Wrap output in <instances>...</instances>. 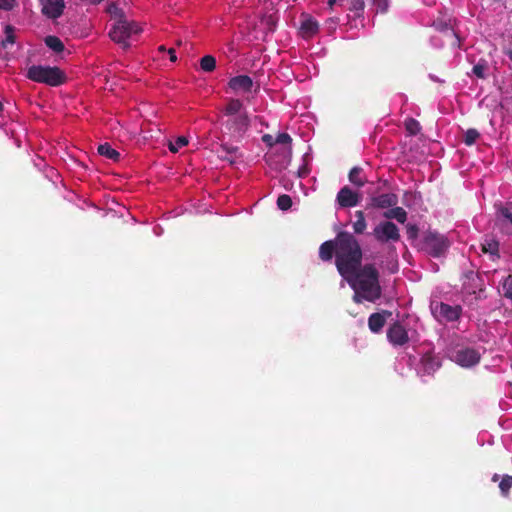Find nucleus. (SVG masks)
<instances>
[{"mask_svg": "<svg viewBox=\"0 0 512 512\" xmlns=\"http://www.w3.org/2000/svg\"><path fill=\"white\" fill-rule=\"evenodd\" d=\"M335 258V266L354 291L353 301L375 303L382 295L380 273L373 263L362 265L363 250L353 233L340 231L332 240L319 247V258L329 262Z\"/></svg>", "mask_w": 512, "mask_h": 512, "instance_id": "f257e3e1", "label": "nucleus"}, {"mask_svg": "<svg viewBox=\"0 0 512 512\" xmlns=\"http://www.w3.org/2000/svg\"><path fill=\"white\" fill-rule=\"evenodd\" d=\"M26 77L52 87L61 86L67 81L65 72L57 66L32 65L28 68Z\"/></svg>", "mask_w": 512, "mask_h": 512, "instance_id": "f03ea898", "label": "nucleus"}, {"mask_svg": "<svg viewBox=\"0 0 512 512\" xmlns=\"http://www.w3.org/2000/svg\"><path fill=\"white\" fill-rule=\"evenodd\" d=\"M142 32V28L135 21H129L128 19L121 20L120 22H115L110 31L109 37L110 39L122 46L124 50L130 48V43L128 39L134 35Z\"/></svg>", "mask_w": 512, "mask_h": 512, "instance_id": "7ed1b4c3", "label": "nucleus"}, {"mask_svg": "<svg viewBox=\"0 0 512 512\" xmlns=\"http://www.w3.org/2000/svg\"><path fill=\"white\" fill-rule=\"evenodd\" d=\"M449 247V241L444 236L434 231H429L423 239V249L432 257L442 256Z\"/></svg>", "mask_w": 512, "mask_h": 512, "instance_id": "20e7f679", "label": "nucleus"}, {"mask_svg": "<svg viewBox=\"0 0 512 512\" xmlns=\"http://www.w3.org/2000/svg\"><path fill=\"white\" fill-rule=\"evenodd\" d=\"M372 234L380 243L398 242L401 237L397 225L391 221L380 222Z\"/></svg>", "mask_w": 512, "mask_h": 512, "instance_id": "39448f33", "label": "nucleus"}, {"mask_svg": "<svg viewBox=\"0 0 512 512\" xmlns=\"http://www.w3.org/2000/svg\"><path fill=\"white\" fill-rule=\"evenodd\" d=\"M250 126V119L246 112L231 116L225 122V127L230 135L236 139H240L246 133Z\"/></svg>", "mask_w": 512, "mask_h": 512, "instance_id": "423d86ee", "label": "nucleus"}, {"mask_svg": "<svg viewBox=\"0 0 512 512\" xmlns=\"http://www.w3.org/2000/svg\"><path fill=\"white\" fill-rule=\"evenodd\" d=\"M432 312L438 321L453 322L457 321L462 313V307L459 305H449L443 302L437 303L432 307Z\"/></svg>", "mask_w": 512, "mask_h": 512, "instance_id": "0eeeda50", "label": "nucleus"}, {"mask_svg": "<svg viewBox=\"0 0 512 512\" xmlns=\"http://www.w3.org/2000/svg\"><path fill=\"white\" fill-rule=\"evenodd\" d=\"M480 359L481 354L476 349L470 347L458 349L452 356V360L464 368L477 365Z\"/></svg>", "mask_w": 512, "mask_h": 512, "instance_id": "6e6552de", "label": "nucleus"}, {"mask_svg": "<svg viewBox=\"0 0 512 512\" xmlns=\"http://www.w3.org/2000/svg\"><path fill=\"white\" fill-rule=\"evenodd\" d=\"M387 339L394 346H404L409 342L408 332L400 322L390 325L387 330Z\"/></svg>", "mask_w": 512, "mask_h": 512, "instance_id": "1a4fd4ad", "label": "nucleus"}, {"mask_svg": "<svg viewBox=\"0 0 512 512\" xmlns=\"http://www.w3.org/2000/svg\"><path fill=\"white\" fill-rule=\"evenodd\" d=\"M336 200L340 207L350 208L359 203L360 195L354 192L350 187L344 186L337 193Z\"/></svg>", "mask_w": 512, "mask_h": 512, "instance_id": "9d476101", "label": "nucleus"}, {"mask_svg": "<svg viewBox=\"0 0 512 512\" xmlns=\"http://www.w3.org/2000/svg\"><path fill=\"white\" fill-rule=\"evenodd\" d=\"M42 4V13L50 19L59 18L64 11V0H40Z\"/></svg>", "mask_w": 512, "mask_h": 512, "instance_id": "9b49d317", "label": "nucleus"}, {"mask_svg": "<svg viewBox=\"0 0 512 512\" xmlns=\"http://www.w3.org/2000/svg\"><path fill=\"white\" fill-rule=\"evenodd\" d=\"M391 315L392 312L388 310L372 313L368 318V327L370 331L373 333H379L383 329L387 317H390Z\"/></svg>", "mask_w": 512, "mask_h": 512, "instance_id": "f8f14e48", "label": "nucleus"}, {"mask_svg": "<svg viewBox=\"0 0 512 512\" xmlns=\"http://www.w3.org/2000/svg\"><path fill=\"white\" fill-rule=\"evenodd\" d=\"M398 197L394 193H385L371 198L370 206L374 208L386 209L396 206Z\"/></svg>", "mask_w": 512, "mask_h": 512, "instance_id": "ddd939ff", "label": "nucleus"}, {"mask_svg": "<svg viewBox=\"0 0 512 512\" xmlns=\"http://www.w3.org/2000/svg\"><path fill=\"white\" fill-rule=\"evenodd\" d=\"M228 85L235 92H249L253 87V80L248 75H239L232 77Z\"/></svg>", "mask_w": 512, "mask_h": 512, "instance_id": "4468645a", "label": "nucleus"}, {"mask_svg": "<svg viewBox=\"0 0 512 512\" xmlns=\"http://www.w3.org/2000/svg\"><path fill=\"white\" fill-rule=\"evenodd\" d=\"M420 363L427 375H432L441 366L439 359L430 351L422 355Z\"/></svg>", "mask_w": 512, "mask_h": 512, "instance_id": "2eb2a0df", "label": "nucleus"}, {"mask_svg": "<svg viewBox=\"0 0 512 512\" xmlns=\"http://www.w3.org/2000/svg\"><path fill=\"white\" fill-rule=\"evenodd\" d=\"M319 31V23L310 16H304L301 21L300 33L305 39L312 38Z\"/></svg>", "mask_w": 512, "mask_h": 512, "instance_id": "dca6fc26", "label": "nucleus"}, {"mask_svg": "<svg viewBox=\"0 0 512 512\" xmlns=\"http://www.w3.org/2000/svg\"><path fill=\"white\" fill-rule=\"evenodd\" d=\"M481 251L485 254H489L492 260L499 258V243L494 239H485L480 244Z\"/></svg>", "mask_w": 512, "mask_h": 512, "instance_id": "f3484780", "label": "nucleus"}, {"mask_svg": "<svg viewBox=\"0 0 512 512\" xmlns=\"http://www.w3.org/2000/svg\"><path fill=\"white\" fill-rule=\"evenodd\" d=\"M384 217L387 219H395L399 223L404 224L407 220V212L399 206H393L388 211L384 212Z\"/></svg>", "mask_w": 512, "mask_h": 512, "instance_id": "a211bd4d", "label": "nucleus"}, {"mask_svg": "<svg viewBox=\"0 0 512 512\" xmlns=\"http://www.w3.org/2000/svg\"><path fill=\"white\" fill-rule=\"evenodd\" d=\"M97 151L101 156L113 160L114 162H118L120 160V153L112 148L109 143L100 144Z\"/></svg>", "mask_w": 512, "mask_h": 512, "instance_id": "6ab92c4d", "label": "nucleus"}, {"mask_svg": "<svg viewBox=\"0 0 512 512\" xmlns=\"http://www.w3.org/2000/svg\"><path fill=\"white\" fill-rule=\"evenodd\" d=\"M242 107V101H240L239 99H230L227 105L225 106L224 114L228 117L238 115L242 113Z\"/></svg>", "mask_w": 512, "mask_h": 512, "instance_id": "aec40b11", "label": "nucleus"}, {"mask_svg": "<svg viewBox=\"0 0 512 512\" xmlns=\"http://www.w3.org/2000/svg\"><path fill=\"white\" fill-rule=\"evenodd\" d=\"M5 37L1 41L2 48L6 49L9 45H13L16 42L15 27L7 24L4 27Z\"/></svg>", "mask_w": 512, "mask_h": 512, "instance_id": "412c9836", "label": "nucleus"}, {"mask_svg": "<svg viewBox=\"0 0 512 512\" xmlns=\"http://www.w3.org/2000/svg\"><path fill=\"white\" fill-rule=\"evenodd\" d=\"M107 13L115 22L127 19L125 12L115 2H111L106 9Z\"/></svg>", "mask_w": 512, "mask_h": 512, "instance_id": "4be33fe9", "label": "nucleus"}, {"mask_svg": "<svg viewBox=\"0 0 512 512\" xmlns=\"http://www.w3.org/2000/svg\"><path fill=\"white\" fill-rule=\"evenodd\" d=\"M362 171L361 167L355 166L350 170L348 175L349 181L357 187H362L366 183V180L361 177Z\"/></svg>", "mask_w": 512, "mask_h": 512, "instance_id": "5701e85b", "label": "nucleus"}, {"mask_svg": "<svg viewBox=\"0 0 512 512\" xmlns=\"http://www.w3.org/2000/svg\"><path fill=\"white\" fill-rule=\"evenodd\" d=\"M46 46L53 50L56 53H61L64 51L65 47L61 39L57 36H47L44 40Z\"/></svg>", "mask_w": 512, "mask_h": 512, "instance_id": "b1692460", "label": "nucleus"}, {"mask_svg": "<svg viewBox=\"0 0 512 512\" xmlns=\"http://www.w3.org/2000/svg\"><path fill=\"white\" fill-rule=\"evenodd\" d=\"M356 221L353 223V230L355 234H363L366 230L367 223L363 211L359 210L355 212Z\"/></svg>", "mask_w": 512, "mask_h": 512, "instance_id": "393cba45", "label": "nucleus"}, {"mask_svg": "<svg viewBox=\"0 0 512 512\" xmlns=\"http://www.w3.org/2000/svg\"><path fill=\"white\" fill-rule=\"evenodd\" d=\"M200 68L204 72H212L216 68V58L212 55H205L200 59Z\"/></svg>", "mask_w": 512, "mask_h": 512, "instance_id": "a878e982", "label": "nucleus"}, {"mask_svg": "<svg viewBox=\"0 0 512 512\" xmlns=\"http://www.w3.org/2000/svg\"><path fill=\"white\" fill-rule=\"evenodd\" d=\"M348 9L355 12V16L359 17L365 7L364 0H342Z\"/></svg>", "mask_w": 512, "mask_h": 512, "instance_id": "bb28decb", "label": "nucleus"}, {"mask_svg": "<svg viewBox=\"0 0 512 512\" xmlns=\"http://www.w3.org/2000/svg\"><path fill=\"white\" fill-rule=\"evenodd\" d=\"M404 125H405L406 131L411 136H415V135L419 134L421 131L420 123L414 118L406 119Z\"/></svg>", "mask_w": 512, "mask_h": 512, "instance_id": "cd10ccee", "label": "nucleus"}, {"mask_svg": "<svg viewBox=\"0 0 512 512\" xmlns=\"http://www.w3.org/2000/svg\"><path fill=\"white\" fill-rule=\"evenodd\" d=\"M499 219L503 224H511L512 225V204H507L504 207L499 209Z\"/></svg>", "mask_w": 512, "mask_h": 512, "instance_id": "c85d7f7f", "label": "nucleus"}, {"mask_svg": "<svg viewBox=\"0 0 512 512\" xmlns=\"http://www.w3.org/2000/svg\"><path fill=\"white\" fill-rule=\"evenodd\" d=\"M511 487H512V476L504 475L502 477V480L499 483V489L501 491V494L504 497H507L509 495Z\"/></svg>", "mask_w": 512, "mask_h": 512, "instance_id": "c756f323", "label": "nucleus"}, {"mask_svg": "<svg viewBox=\"0 0 512 512\" xmlns=\"http://www.w3.org/2000/svg\"><path fill=\"white\" fill-rule=\"evenodd\" d=\"M260 24L268 32H273L276 27V18L273 15H264L260 20Z\"/></svg>", "mask_w": 512, "mask_h": 512, "instance_id": "7c9ffc66", "label": "nucleus"}, {"mask_svg": "<svg viewBox=\"0 0 512 512\" xmlns=\"http://www.w3.org/2000/svg\"><path fill=\"white\" fill-rule=\"evenodd\" d=\"M488 68V65L486 61H480L472 68V73L480 79H484L486 77V70Z\"/></svg>", "mask_w": 512, "mask_h": 512, "instance_id": "2f4dec72", "label": "nucleus"}, {"mask_svg": "<svg viewBox=\"0 0 512 512\" xmlns=\"http://www.w3.org/2000/svg\"><path fill=\"white\" fill-rule=\"evenodd\" d=\"M189 141L187 139V137L185 136H179L177 137V139L175 140V142H170L168 147H169V150L172 152V153H176L178 152V150L186 145H188Z\"/></svg>", "mask_w": 512, "mask_h": 512, "instance_id": "473e14b6", "label": "nucleus"}, {"mask_svg": "<svg viewBox=\"0 0 512 512\" xmlns=\"http://www.w3.org/2000/svg\"><path fill=\"white\" fill-rule=\"evenodd\" d=\"M480 137V133L474 129V128H470L468 129L466 132H465V135H464V143L467 145V146H471L473 145L477 139Z\"/></svg>", "mask_w": 512, "mask_h": 512, "instance_id": "72a5a7b5", "label": "nucleus"}, {"mask_svg": "<svg viewBox=\"0 0 512 512\" xmlns=\"http://www.w3.org/2000/svg\"><path fill=\"white\" fill-rule=\"evenodd\" d=\"M277 206L280 210L286 211L292 206V199L287 194H282L277 199Z\"/></svg>", "mask_w": 512, "mask_h": 512, "instance_id": "f704fd0d", "label": "nucleus"}, {"mask_svg": "<svg viewBox=\"0 0 512 512\" xmlns=\"http://www.w3.org/2000/svg\"><path fill=\"white\" fill-rule=\"evenodd\" d=\"M217 151H220V153L229 154L230 156H239L238 155L239 148L236 146L228 145V144H221Z\"/></svg>", "mask_w": 512, "mask_h": 512, "instance_id": "c9c22d12", "label": "nucleus"}, {"mask_svg": "<svg viewBox=\"0 0 512 512\" xmlns=\"http://www.w3.org/2000/svg\"><path fill=\"white\" fill-rule=\"evenodd\" d=\"M406 230H407V236L409 239H416L418 237V233H419V228L416 224H411L409 223L407 226H406Z\"/></svg>", "mask_w": 512, "mask_h": 512, "instance_id": "e433bc0d", "label": "nucleus"}, {"mask_svg": "<svg viewBox=\"0 0 512 512\" xmlns=\"http://www.w3.org/2000/svg\"><path fill=\"white\" fill-rule=\"evenodd\" d=\"M377 12L386 13L389 7V0H374Z\"/></svg>", "mask_w": 512, "mask_h": 512, "instance_id": "4c0bfd02", "label": "nucleus"}, {"mask_svg": "<svg viewBox=\"0 0 512 512\" xmlns=\"http://www.w3.org/2000/svg\"><path fill=\"white\" fill-rule=\"evenodd\" d=\"M276 144H291L292 138L288 133H279L275 138Z\"/></svg>", "mask_w": 512, "mask_h": 512, "instance_id": "58836bf2", "label": "nucleus"}, {"mask_svg": "<svg viewBox=\"0 0 512 512\" xmlns=\"http://www.w3.org/2000/svg\"><path fill=\"white\" fill-rule=\"evenodd\" d=\"M217 155L221 160L227 161L231 165L234 164L239 158V156H230L226 153H220V151H217Z\"/></svg>", "mask_w": 512, "mask_h": 512, "instance_id": "ea45409f", "label": "nucleus"}, {"mask_svg": "<svg viewBox=\"0 0 512 512\" xmlns=\"http://www.w3.org/2000/svg\"><path fill=\"white\" fill-rule=\"evenodd\" d=\"M15 6V0H0V9L10 11Z\"/></svg>", "mask_w": 512, "mask_h": 512, "instance_id": "a19ab883", "label": "nucleus"}, {"mask_svg": "<svg viewBox=\"0 0 512 512\" xmlns=\"http://www.w3.org/2000/svg\"><path fill=\"white\" fill-rule=\"evenodd\" d=\"M262 141L269 147H272L273 145L276 144L275 138L270 134H264L262 136Z\"/></svg>", "mask_w": 512, "mask_h": 512, "instance_id": "79ce46f5", "label": "nucleus"}, {"mask_svg": "<svg viewBox=\"0 0 512 512\" xmlns=\"http://www.w3.org/2000/svg\"><path fill=\"white\" fill-rule=\"evenodd\" d=\"M170 61L175 62L177 60L176 51L174 48L168 50Z\"/></svg>", "mask_w": 512, "mask_h": 512, "instance_id": "37998d69", "label": "nucleus"}, {"mask_svg": "<svg viewBox=\"0 0 512 512\" xmlns=\"http://www.w3.org/2000/svg\"><path fill=\"white\" fill-rule=\"evenodd\" d=\"M466 278H468L469 280H471V281H473V282H475V281L479 280L478 275H477V274H475V273H474V272H472V271L466 274Z\"/></svg>", "mask_w": 512, "mask_h": 512, "instance_id": "c03bdc74", "label": "nucleus"}, {"mask_svg": "<svg viewBox=\"0 0 512 512\" xmlns=\"http://www.w3.org/2000/svg\"><path fill=\"white\" fill-rule=\"evenodd\" d=\"M506 55L512 61V50L506 51Z\"/></svg>", "mask_w": 512, "mask_h": 512, "instance_id": "a18cd8bd", "label": "nucleus"}, {"mask_svg": "<svg viewBox=\"0 0 512 512\" xmlns=\"http://www.w3.org/2000/svg\"><path fill=\"white\" fill-rule=\"evenodd\" d=\"M91 4H99L101 3L103 0H88Z\"/></svg>", "mask_w": 512, "mask_h": 512, "instance_id": "49530a36", "label": "nucleus"}, {"mask_svg": "<svg viewBox=\"0 0 512 512\" xmlns=\"http://www.w3.org/2000/svg\"><path fill=\"white\" fill-rule=\"evenodd\" d=\"M498 480H499V475H498V474H494V475L492 476V481H493V482H496V481H498Z\"/></svg>", "mask_w": 512, "mask_h": 512, "instance_id": "de8ad7c7", "label": "nucleus"}, {"mask_svg": "<svg viewBox=\"0 0 512 512\" xmlns=\"http://www.w3.org/2000/svg\"><path fill=\"white\" fill-rule=\"evenodd\" d=\"M336 1L337 0H328L329 7H332L336 3Z\"/></svg>", "mask_w": 512, "mask_h": 512, "instance_id": "09e8293b", "label": "nucleus"}, {"mask_svg": "<svg viewBox=\"0 0 512 512\" xmlns=\"http://www.w3.org/2000/svg\"><path fill=\"white\" fill-rule=\"evenodd\" d=\"M158 49H159V51H166V48H165V46H163V45L159 46V48H158Z\"/></svg>", "mask_w": 512, "mask_h": 512, "instance_id": "8fccbe9b", "label": "nucleus"}, {"mask_svg": "<svg viewBox=\"0 0 512 512\" xmlns=\"http://www.w3.org/2000/svg\"><path fill=\"white\" fill-rule=\"evenodd\" d=\"M2 110H3V104H2V102H0V113L2 112Z\"/></svg>", "mask_w": 512, "mask_h": 512, "instance_id": "3c124183", "label": "nucleus"}]
</instances>
